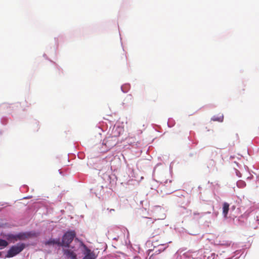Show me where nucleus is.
Returning <instances> with one entry per match:
<instances>
[{
    "label": "nucleus",
    "instance_id": "9b49d317",
    "mask_svg": "<svg viewBox=\"0 0 259 259\" xmlns=\"http://www.w3.org/2000/svg\"><path fill=\"white\" fill-rule=\"evenodd\" d=\"M8 245L7 241L5 240L0 239V246L6 247Z\"/></svg>",
    "mask_w": 259,
    "mask_h": 259
},
{
    "label": "nucleus",
    "instance_id": "ddd939ff",
    "mask_svg": "<svg viewBox=\"0 0 259 259\" xmlns=\"http://www.w3.org/2000/svg\"><path fill=\"white\" fill-rule=\"evenodd\" d=\"M110 141V140H108L107 141V142H106V143L105 144H106V145L108 144V145H109V143H109V142Z\"/></svg>",
    "mask_w": 259,
    "mask_h": 259
},
{
    "label": "nucleus",
    "instance_id": "6e6552de",
    "mask_svg": "<svg viewBox=\"0 0 259 259\" xmlns=\"http://www.w3.org/2000/svg\"><path fill=\"white\" fill-rule=\"evenodd\" d=\"M123 132V129L122 127L117 126L115 129L114 135L112 137V138H116L119 136L121 133Z\"/></svg>",
    "mask_w": 259,
    "mask_h": 259
},
{
    "label": "nucleus",
    "instance_id": "7ed1b4c3",
    "mask_svg": "<svg viewBox=\"0 0 259 259\" xmlns=\"http://www.w3.org/2000/svg\"><path fill=\"white\" fill-rule=\"evenodd\" d=\"M84 248V251L83 252L84 257L82 259H96L97 255L95 253L88 248L85 245L83 246Z\"/></svg>",
    "mask_w": 259,
    "mask_h": 259
},
{
    "label": "nucleus",
    "instance_id": "f257e3e1",
    "mask_svg": "<svg viewBox=\"0 0 259 259\" xmlns=\"http://www.w3.org/2000/svg\"><path fill=\"white\" fill-rule=\"evenodd\" d=\"M75 236L76 234L74 231L66 232L62 237V241L60 242V246L69 247Z\"/></svg>",
    "mask_w": 259,
    "mask_h": 259
},
{
    "label": "nucleus",
    "instance_id": "f8f14e48",
    "mask_svg": "<svg viewBox=\"0 0 259 259\" xmlns=\"http://www.w3.org/2000/svg\"><path fill=\"white\" fill-rule=\"evenodd\" d=\"M16 236H17V234L16 235L10 234V235H9L8 238H9V239H10L11 240H13L14 241H18V239H17V237Z\"/></svg>",
    "mask_w": 259,
    "mask_h": 259
},
{
    "label": "nucleus",
    "instance_id": "423d86ee",
    "mask_svg": "<svg viewBox=\"0 0 259 259\" xmlns=\"http://www.w3.org/2000/svg\"><path fill=\"white\" fill-rule=\"evenodd\" d=\"M45 244L48 245L57 244L58 246H60L61 244H60V241L59 239H58L57 240L50 239V240H49L48 241H47L45 242Z\"/></svg>",
    "mask_w": 259,
    "mask_h": 259
},
{
    "label": "nucleus",
    "instance_id": "1a4fd4ad",
    "mask_svg": "<svg viewBox=\"0 0 259 259\" xmlns=\"http://www.w3.org/2000/svg\"><path fill=\"white\" fill-rule=\"evenodd\" d=\"M224 119V116L222 114L213 116L211 120L214 121L222 122Z\"/></svg>",
    "mask_w": 259,
    "mask_h": 259
},
{
    "label": "nucleus",
    "instance_id": "39448f33",
    "mask_svg": "<svg viewBox=\"0 0 259 259\" xmlns=\"http://www.w3.org/2000/svg\"><path fill=\"white\" fill-rule=\"evenodd\" d=\"M64 254L70 259H77L76 254L70 249H64L63 250Z\"/></svg>",
    "mask_w": 259,
    "mask_h": 259
},
{
    "label": "nucleus",
    "instance_id": "4468645a",
    "mask_svg": "<svg viewBox=\"0 0 259 259\" xmlns=\"http://www.w3.org/2000/svg\"><path fill=\"white\" fill-rule=\"evenodd\" d=\"M116 144V142H115H115H114V143H113L112 145H111V146H112V145H115Z\"/></svg>",
    "mask_w": 259,
    "mask_h": 259
},
{
    "label": "nucleus",
    "instance_id": "0eeeda50",
    "mask_svg": "<svg viewBox=\"0 0 259 259\" xmlns=\"http://www.w3.org/2000/svg\"><path fill=\"white\" fill-rule=\"evenodd\" d=\"M229 209V204L227 202H224L223 206V213L225 217H227Z\"/></svg>",
    "mask_w": 259,
    "mask_h": 259
},
{
    "label": "nucleus",
    "instance_id": "f03ea898",
    "mask_svg": "<svg viewBox=\"0 0 259 259\" xmlns=\"http://www.w3.org/2000/svg\"><path fill=\"white\" fill-rule=\"evenodd\" d=\"M25 247L24 243H19L12 246L8 251L6 257H12L21 252Z\"/></svg>",
    "mask_w": 259,
    "mask_h": 259
},
{
    "label": "nucleus",
    "instance_id": "20e7f679",
    "mask_svg": "<svg viewBox=\"0 0 259 259\" xmlns=\"http://www.w3.org/2000/svg\"><path fill=\"white\" fill-rule=\"evenodd\" d=\"M35 233L34 232H21L17 234V237L18 240H25L28 238H31L35 236Z\"/></svg>",
    "mask_w": 259,
    "mask_h": 259
},
{
    "label": "nucleus",
    "instance_id": "2eb2a0df",
    "mask_svg": "<svg viewBox=\"0 0 259 259\" xmlns=\"http://www.w3.org/2000/svg\"><path fill=\"white\" fill-rule=\"evenodd\" d=\"M163 244H163V243H162V244H160L159 245H163Z\"/></svg>",
    "mask_w": 259,
    "mask_h": 259
},
{
    "label": "nucleus",
    "instance_id": "9d476101",
    "mask_svg": "<svg viewBox=\"0 0 259 259\" xmlns=\"http://www.w3.org/2000/svg\"><path fill=\"white\" fill-rule=\"evenodd\" d=\"M146 223L147 224H152V225L151 226V228H153V229L155 228L156 227V224L154 223V222L152 221V220L150 218H148V221H147Z\"/></svg>",
    "mask_w": 259,
    "mask_h": 259
}]
</instances>
